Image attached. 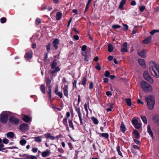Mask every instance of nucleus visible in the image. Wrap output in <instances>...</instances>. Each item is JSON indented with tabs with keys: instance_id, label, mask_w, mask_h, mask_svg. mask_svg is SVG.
<instances>
[{
	"instance_id": "f257e3e1",
	"label": "nucleus",
	"mask_w": 159,
	"mask_h": 159,
	"mask_svg": "<svg viewBox=\"0 0 159 159\" xmlns=\"http://www.w3.org/2000/svg\"><path fill=\"white\" fill-rule=\"evenodd\" d=\"M149 70L151 74L157 78L159 77V66L153 61L149 63Z\"/></svg>"
},
{
	"instance_id": "f03ea898",
	"label": "nucleus",
	"mask_w": 159,
	"mask_h": 159,
	"mask_svg": "<svg viewBox=\"0 0 159 159\" xmlns=\"http://www.w3.org/2000/svg\"><path fill=\"white\" fill-rule=\"evenodd\" d=\"M46 86L48 87V99L50 101H51L52 98V87L51 80L49 77H47L46 79Z\"/></svg>"
},
{
	"instance_id": "7ed1b4c3",
	"label": "nucleus",
	"mask_w": 159,
	"mask_h": 159,
	"mask_svg": "<svg viewBox=\"0 0 159 159\" xmlns=\"http://www.w3.org/2000/svg\"><path fill=\"white\" fill-rule=\"evenodd\" d=\"M145 99L147 103L148 108L150 110L152 109L155 104L154 98L152 96H148L146 97Z\"/></svg>"
},
{
	"instance_id": "20e7f679",
	"label": "nucleus",
	"mask_w": 159,
	"mask_h": 159,
	"mask_svg": "<svg viewBox=\"0 0 159 159\" xmlns=\"http://www.w3.org/2000/svg\"><path fill=\"white\" fill-rule=\"evenodd\" d=\"M56 61L57 60L55 59L52 63L51 64V69H54V70H50L49 72L51 74H53L60 70V68L59 66H57V63Z\"/></svg>"
},
{
	"instance_id": "39448f33",
	"label": "nucleus",
	"mask_w": 159,
	"mask_h": 159,
	"mask_svg": "<svg viewBox=\"0 0 159 159\" xmlns=\"http://www.w3.org/2000/svg\"><path fill=\"white\" fill-rule=\"evenodd\" d=\"M80 95L78 96V107L77 106H76L75 107V109L76 111L77 112L78 116L79 118V120L80 122V124L81 125H83L84 124L83 122V120L82 118V114L81 113L80 109V108H78V106L80 103Z\"/></svg>"
},
{
	"instance_id": "423d86ee",
	"label": "nucleus",
	"mask_w": 159,
	"mask_h": 159,
	"mask_svg": "<svg viewBox=\"0 0 159 159\" xmlns=\"http://www.w3.org/2000/svg\"><path fill=\"white\" fill-rule=\"evenodd\" d=\"M141 88L145 91H150L152 90V86L144 81H142L141 82Z\"/></svg>"
},
{
	"instance_id": "0eeeda50",
	"label": "nucleus",
	"mask_w": 159,
	"mask_h": 159,
	"mask_svg": "<svg viewBox=\"0 0 159 159\" xmlns=\"http://www.w3.org/2000/svg\"><path fill=\"white\" fill-rule=\"evenodd\" d=\"M131 122L133 125L136 129H139L142 126V124L139 119L137 117L133 118Z\"/></svg>"
},
{
	"instance_id": "6e6552de",
	"label": "nucleus",
	"mask_w": 159,
	"mask_h": 159,
	"mask_svg": "<svg viewBox=\"0 0 159 159\" xmlns=\"http://www.w3.org/2000/svg\"><path fill=\"white\" fill-rule=\"evenodd\" d=\"M8 115L7 112H3L0 115V121L3 124H6L8 120Z\"/></svg>"
},
{
	"instance_id": "1a4fd4ad",
	"label": "nucleus",
	"mask_w": 159,
	"mask_h": 159,
	"mask_svg": "<svg viewBox=\"0 0 159 159\" xmlns=\"http://www.w3.org/2000/svg\"><path fill=\"white\" fill-rule=\"evenodd\" d=\"M143 75L144 79L149 83H153V80L152 78L150 77L148 71H145L144 72Z\"/></svg>"
},
{
	"instance_id": "9d476101",
	"label": "nucleus",
	"mask_w": 159,
	"mask_h": 159,
	"mask_svg": "<svg viewBox=\"0 0 159 159\" xmlns=\"http://www.w3.org/2000/svg\"><path fill=\"white\" fill-rule=\"evenodd\" d=\"M9 121L12 125H18L19 121L17 118L14 116H11L9 119Z\"/></svg>"
},
{
	"instance_id": "9b49d317",
	"label": "nucleus",
	"mask_w": 159,
	"mask_h": 159,
	"mask_svg": "<svg viewBox=\"0 0 159 159\" xmlns=\"http://www.w3.org/2000/svg\"><path fill=\"white\" fill-rule=\"evenodd\" d=\"M19 128L22 131H26L29 129V126L26 124L24 123L20 125Z\"/></svg>"
},
{
	"instance_id": "f8f14e48",
	"label": "nucleus",
	"mask_w": 159,
	"mask_h": 159,
	"mask_svg": "<svg viewBox=\"0 0 159 159\" xmlns=\"http://www.w3.org/2000/svg\"><path fill=\"white\" fill-rule=\"evenodd\" d=\"M33 57V53L32 51L29 52H27L25 53L24 58L26 59L27 60H30Z\"/></svg>"
},
{
	"instance_id": "ddd939ff",
	"label": "nucleus",
	"mask_w": 159,
	"mask_h": 159,
	"mask_svg": "<svg viewBox=\"0 0 159 159\" xmlns=\"http://www.w3.org/2000/svg\"><path fill=\"white\" fill-rule=\"evenodd\" d=\"M128 51L127 43L126 42H125L122 46L121 52H127Z\"/></svg>"
},
{
	"instance_id": "4468645a",
	"label": "nucleus",
	"mask_w": 159,
	"mask_h": 159,
	"mask_svg": "<svg viewBox=\"0 0 159 159\" xmlns=\"http://www.w3.org/2000/svg\"><path fill=\"white\" fill-rule=\"evenodd\" d=\"M140 136L139 133L136 129L134 130L133 132V138L134 139H139Z\"/></svg>"
},
{
	"instance_id": "2eb2a0df",
	"label": "nucleus",
	"mask_w": 159,
	"mask_h": 159,
	"mask_svg": "<svg viewBox=\"0 0 159 159\" xmlns=\"http://www.w3.org/2000/svg\"><path fill=\"white\" fill-rule=\"evenodd\" d=\"M50 153L51 152L50 151L47 149L45 151L42 152V156L43 157H46L49 156Z\"/></svg>"
},
{
	"instance_id": "dca6fc26",
	"label": "nucleus",
	"mask_w": 159,
	"mask_h": 159,
	"mask_svg": "<svg viewBox=\"0 0 159 159\" xmlns=\"http://www.w3.org/2000/svg\"><path fill=\"white\" fill-rule=\"evenodd\" d=\"M67 118L66 117L64 118L63 120V123L64 125L65 126L66 129L68 131H69V127L67 124Z\"/></svg>"
},
{
	"instance_id": "f3484780",
	"label": "nucleus",
	"mask_w": 159,
	"mask_h": 159,
	"mask_svg": "<svg viewBox=\"0 0 159 159\" xmlns=\"http://www.w3.org/2000/svg\"><path fill=\"white\" fill-rule=\"evenodd\" d=\"M68 85H65L63 88V93L64 95L67 98H68Z\"/></svg>"
},
{
	"instance_id": "a211bd4d",
	"label": "nucleus",
	"mask_w": 159,
	"mask_h": 159,
	"mask_svg": "<svg viewBox=\"0 0 159 159\" xmlns=\"http://www.w3.org/2000/svg\"><path fill=\"white\" fill-rule=\"evenodd\" d=\"M62 13L60 12H57L56 15V19L57 20H60L62 17Z\"/></svg>"
},
{
	"instance_id": "6ab92c4d",
	"label": "nucleus",
	"mask_w": 159,
	"mask_h": 159,
	"mask_svg": "<svg viewBox=\"0 0 159 159\" xmlns=\"http://www.w3.org/2000/svg\"><path fill=\"white\" fill-rule=\"evenodd\" d=\"M151 37H148L146 38L145 39H144L143 41V43H145L147 44H148L149 43L151 42Z\"/></svg>"
},
{
	"instance_id": "aec40b11",
	"label": "nucleus",
	"mask_w": 159,
	"mask_h": 159,
	"mask_svg": "<svg viewBox=\"0 0 159 159\" xmlns=\"http://www.w3.org/2000/svg\"><path fill=\"white\" fill-rule=\"evenodd\" d=\"M87 77L85 75L84 77L82 79L81 81V84L83 85L84 87H85L86 86V81H87Z\"/></svg>"
},
{
	"instance_id": "412c9836",
	"label": "nucleus",
	"mask_w": 159,
	"mask_h": 159,
	"mask_svg": "<svg viewBox=\"0 0 159 159\" xmlns=\"http://www.w3.org/2000/svg\"><path fill=\"white\" fill-rule=\"evenodd\" d=\"M126 1V0H121L119 6V8L122 10L123 8V6L125 3Z\"/></svg>"
},
{
	"instance_id": "4be33fe9",
	"label": "nucleus",
	"mask_w": 159,
	"mask_h": 159,
	"mask_svg": "<svg viewBox=\"0 0 159 159\" xmlns=\"http://www.w3.org/2000/svg\"><path fill=\"white\" fill-rule=\"evenodd\" d=\"M45 136L47 139H50L52 140H54L55 138H58V136H56V137L52 136L50 133L46 134Z\"/></svg>"
},
{
	"instance_id": "5701e85b",
	"label": "nucleus",
	"mask_w": 159,
	"mask_h": 159,
	"mask_svg": "<svg viewBox=\"0 0 159 159\" xmlns=\"http://www.w3.org/2000/svg\"><path fill=\"white\" fill-rule=\"evenodd\" d=\"M22 120L25 122L26 123L29 122L30 120V117L27 115H24L23 118H22Z\"/></svg>"
},
{
	"instance_id": "b1692460",
	"label": "nucleus",
	"mask_w": 159,
	"mask_h": 159,
	"mask_svg": "<svg viewBox=\"0 0 159 159\" xmlns=\"http://www.w3.org/2000/svg\"><path fill=\"white\" fill-rule=\"evenodd\" d=\"M7 138H12L14 137L15 136V134L12 132H9L7 133Z\"/></svg>"
},
{
	"instance_id": "393cba45",
	"label": "nucleus",
	"mask_w": 159,
	"mask_h": 159,
	"mask_svg": "<svg viewBox=\"0 0 159 159\" xmlns=\"http://www.w3.org/2000/svg\"><path fill=\"white\" fill-rule=\"evenodd\" d=\"M120 128L121 131L123 133H124L126 130V128L123 123L121 124Z\"/></svg>"
},
{
	"instance_id": "a878e982",
	"label": "nucleus",
	"mask_w": 159,
	"mask_h": 159,
	"mask_svg": "<svg viewBox=\"0 0 159 159\" xmlns=\"http://www.w3.org/2000/svg\"><path fill=\"white\" fill-rule=\"evenodd\" d=\"M91 119L93 121V123L95 125L98 124V119L95 117L93 116L91 117Z\"/></svg>"
},
{
	"instance_id": "bb28decb",
	"label": "nucleus",
	"mask_w": 159,
	"mask_h": 159,
	"mask_svg": "<svg viewBox=\"0 0 159 159\" xmlns=\"http://www.w3.org/2000/svg\"><path fill=\"white\" fill-rule=\"evenodd\" d=\"M149 135H150L152 137L153 136V134L151 128L149 125H148L147 127Z\"/></svg>"
},
{
	"instance_id": "cd10ccee",
	"label": "nucleus",
	"mask_w": 159,
	"mask_h": 159,
	"mask_svg": "<svg viewBox=\"0 0 159 159\" xmlns=\"http://www.w3.org/2000/svg\"><path fill=\"white\" fill-rule=\"evenodd\" d=\"M40 90L43 93L45 94V85L44 84H41L40 86Z\"/></svg>"
},
{
	"instance_id": "c85d7f7f",
	"label": "nucleus",
	"mask_w": 159,
	"mask_h": 159,
	"mask_svg": "<svg viewBox=\"0 0 159 159\" xmlns=\"http://www.w3.org/2000/svg\"><path fill=\"white\" fill-rule=\"evenodd\" d=\"M139 55L142 57H145V52L144 50H143L140 52H138Z\"/></svg>"
},
{
	"instance_id": "c756f323",
	"label": "nucleus",
	"mask_w": 159,
	"mask_h": 159,
	"mask_svg": "<svg viewBox=\"0 0 159 159\" xmlns=\"http://www.w3.org/2000/svg\"><path fill=\"white\" fill-rule=\"evenodd\" d=\"M138 62L141 66H145V62L143 59H139L138 60Z\"/></svg>"
},
{
	"instance_id": "7c9ffc66",
	"label": "nucleus",
	"mask_w": 159,
	"mask_h": 159,
	"mask_svg": "<svg viewBox=\"0 0 159 159\" xmlns=\"http://www.w3.org/2000/svg\"><path fill=\"white\" fill-rule=\"evenodd\" d=\"M41 136L35 137L34 138L35 139L34 141L38 143H40L42 142V139Z\"/></svg>"
},
{
	"instance_id": "2f4dec72",
	"label": "nucleus",
	"mask_w": 159,
	"mask_h": 159,
	"mask_svg": "<svg viewBox=\"0 0 159 159\" xmlns=\"http://www.w3.org/2000/svg\"><path fill=\"white\" fill-rule=\"evenodd\" d=\"M68 122L70 127L73 130L75 128L72 120H70V119H69L68 120Z\"/></svg>"
},
{
	"instance_id": "473e14b6",
	"label": "nucleus",
	"mask_w": 159,
	"mask_h": 159,
	"mask_svg": "<svg viewBox=\"0 0 159 159\" xmlns=\"http://www.w3.org/2000/svg\"><path fill=\"white\" fill-rule=\"evenodd\" d=\"M100 134L102 137L105 139H108L109 137V134L107 133H102Z\"/></svg>"
},
{
	"instance_id": "72a5a7b5",
	"label": "nucleus",
	"mask_w": 159,
	"mask_h": 159,
	"mask_svg": "<svg viewBox=\"0 0 159 159\" xmlns=\"http://www.w3.org/2000/svg\"><path fill=\"white\" fill-rule=\"evenodd\" d=\"M125 101L128 106H130L131 105V101L130 98H125Z\"/></svg>"
},
{
	"instance_id": "f704fd0d",
	"label": "nucleus",
	"mask_w": 159,
	"mask_h": 159,
	"mask_svg": "<svg viewBox=\"0 0 159 159\" xmlns=\"http://www.w3.org/2000/svg\"><path fill=\"white\" fill-rule=\"evenodd\" d=\"M141 118L144 124H147V121L146 117L144 116H141Z\"/></svg>"
},
{
	"instance_id": "c9c22d12",
	"label": "nucleus",
	"mask_w": 159,
	"mask_h": 159,
	"mask_svg": "<svg viewBox=\"0 0 159 159\" xmlns=\"http://www.w3.org/2000/svg\"><path fill=\"white\" fill-rule=\"evenodd\" d=\"M27 142L26 141L25 139H22L20 141V144L22 146H24Z\"/></svg>"
},
{
	"instance_id": "e433bc0d",
	"label": "nucleus",
	"mask_w": 159,
	"mask_h": 159,
	"mask_svg": "<svg viewBox=\"0 0 159 159\" xmlns=\"http://www.w3.org/2000/svg\"><path fill=\"white\" fill-rule=\"evenodd\" d=\"M25 159H37L36 156L33 155L28 156L27 157L25 158Z\"/></svg>"
},
{
	"instance_id": "4c0bfd02",
	"label": "nucleus",
	"mask_w": 159,
	"mask_h": 159,
	"mask_svg": "<svg viewBox=\"0 0 159 159\" xmlns=\"http://www.w3.org/2000/svg\"><path fill=\"white\" fill-rule=\"evenodd\" d=\"M108 51L109 52H111L113 50V48L112 45L111 44L108 45Z\"/></svg>"
},
{
	"instance_id": "58836bf2",
	"label": "nucleus",
	"mask_w": 159,
	"mask_h": 159,
	"mask_svg": "<svg viewBox=\"0 0 159 159\" xmlns=\"http://www.w3.org/2000/svg\"><path fill=\"white\" fill-rule=\"evenodd\" d=\"M41 22L40 19L39 18H37L35 21V23L36 25H38Z\"/></svg>"
},
{
	"instance_id": "ea45409f",
	"label": "nucleus",
	"mask_w": 159,
	"mask_h": 159,
	"mask_svg": "<svg viewBox=\"0 0 159 159\" xmlns=\"http://www.w3.org/2000/svg\"><path fill=\"white\" fill-rule=\"evenodd\" d=\"M159 30H154L150 32V34L152 35H153L155 33L159 32Z\"/></svg>"
},
{
	"instance_id": "a19ab883",
	"label": "nucleus",
	"mask_w": 159,
	"mask_h": 159,
	"mask_svg": "<svg viewBox=\"0 0 159 159\" xmlns=\"http://www.w3.org/2000/svg\"><path fill=\"white\" fill-rule=\"evenodd\" d=\"M59 43V40L58 39H55L52 43V44H58Z\"/></svg>"
},
{
	"instance_id": "79ce46f5",
	"label": "nucleus",
	"mask_w": 159,
	"mask_h": 159,
	"mask_svg": "<svg viewBox=\"0 0 159 159\" xmlns=\"http://www.w3.org/2000/svg\"><path fill=\"white\" fill-rule=\"evenodd\" d=\"M96 92L97 97L99 99V89L98 88H97L96 91Z\"/></svg>"
},
{
	"instance_id": "37998d69",
	"label": "nucleus",
	"mask_w": 159,
	"mask_h": 159,
	"mask_svg": "<svg viewBox=\"0 0 159 159\" xmlns=\"http://www.w3.org/2000/svg\"><path fill=\"white\" fill-rule=\"evenodd\" d=\"M6 19L5 17L1 18L0 19L1 22L2 23H4L6 22Z\"/></svg>"
},
{
	"instance_id": "c03bdc74",
	"label": "nucleus",
	"mask_w": 159,
	"mask_h": 159,
	"mask_svg": "<svg viewBox=\"0 0 159 159\" xmlns=\"http://www.w3.org/2000/svg\"><path fill=\"white\" fill-rule=\"evenodd\" d=\"M139 10L141 11V12H143V11L145 9V7L144 6H139Z\"/></svg>"
},
{
	"instance_id": "a18cd8bd",
	"label": "nucleus",
	"mask_w": 159,
	"mask_h": 159,
	"mask_svg": "<svg viewBox=\"0 0 159 159\" xmlns=\"http://www.w3.org/2000/svg\"><path fill=\"white\" fill-rule=\"evenodd\" d=\"M9 140L6 138H5L3 139L2 142L3 143L5 144H7L9 142Z\"/></svg>"
},
{
	"instance_id": "49530a36",
	"label": "nucleus",
	"mask_w": 159,
	"mask_h": 159,
	"mask_svg": "<svg viewBox=\"0 0 159 159\" xmlns=\"http://www.w3.org/2000/svg\"><path fill=\"white\" fill-rule=\"evenodd\" d=\"M50 46H51V43H49L47 46L46 49L47 51L49 52L50 50Z\"/></svg>"
},
{
	"instance_id": "de8ad7c7",
	"label": "nucleus",
	"mask_w": 159,
	"mask_h": 159,
	"mask_svg": "<svg viewBox=\"0 0 159 159\" xmlns=\"http://www.w3.org/2000/svg\"><path fill=\"white\" fill-rule=\"evenodd\" d=\"M87 49V46L85 45H83L81 48V50L82 51H85Z\"/></svg>"
},
{
	"instance_id": "09e8293b",
	"label": "nucleus",
	"mask_w": 159,
	"mask_h": 159,
	"mask_svg": "<svg viewBox=\"0 0 159 159\" xmlns=\"http://www.w3.org/2000/svg\"><path fill=\"white\" fill-rule=\"evenodd\" d=\"M56 95L59 96L60 98H62L63 97V94L61 92H59V93H57Z\"/></svg>"
},
{
	"instance_id": "8fccbe9b",
	"label": "nucleus",
	"mask_w": 159,
	"mask_h": 159,
	"mask_svg": "<svg viewBox=\"0 0 159 159\" xmlns=\"http://www.w3.org/2000/svg\"><path fill=\"white\" fill-rule=\"evenodd\" d=\"M76 83L77 81L76 80H74L72 83L73 87L76 88Z\"/></svg>"
},
{
	"instance_id": "3c124183",
	"label": "nucleus",
	"mask_w": 159,
	"mask_h": 159,
	"mask_svg": "<svg viewBox=\"0 0 159 159\" xmlns=\"http://www.w3.org/2000/svg\"><path fill=\"white\" fill-rule=\"evenodd\" d=\"M57 151L61 153H64V151L63 149L61 148H59L57 149Z\"/></svg>"
},
{
	"instance_id": "603ef678",
	"label": "nucleus",
	"mask_w": 159,
	"mask_h": 159,
	"mask_svg": "<svg viewBox=\"0 0 159 159\" xmlns=\"http://www.w3.org/2000/svg\"><path fill=\"white\" fill-rule=\"evenodd\" d=\"M110 73L108 71H106L105 72V75L106 77H108L110 76Z\"/></svg>"
},
{
	"instance_id": "864d4df0",
	"label": "nucleus",
	"mask_w": 159,
	"mask_h": 159,
	"mask_svg": "<svg viewBox=\"0 0 159 159\" xmlns=\"http://www.w3.org/2000/svg\"><path fill=\"white\" fill-rule=\"evenodd\" d=\"M4 146V145L2 143H0V148L2 149V151L5 150L6 149V148H3V147Z\"/></svg>"
},
{
	"instance_id": "5fc2aeb1",
	"label": "nucleus",
	"mask_w": 159,
	"mask_h": 159,
	"mask_svg": "<svg viewBox=\"0 0 159 159\" xmlns=\"http://www.w3.org/2000/svg\"><path fill=\"white\" fill-rule=\"evenodd\" d=\"M68 144L70 149V150H72L73 148L72 147V145L70 142H69L68 143Z\"/></svg>"
},
{
	"instance_id": "6e6d98bb",
	"label": "nucleus",
	"mask_w": 159,
	"mask_h": 159,
	"mask_svg": "<svg viewBox=\"0 0 159 159\" xmlns=\"http://www.w3.org/2000/svg\"><path fill=\"white\" fill-rule=\"evenodd\" d=\"M120 26L119 25H114L112 26V27L114 29H116L120 28Z\"/></svg>"
},
{
	"instance_id": "4d7b16f0",
	"label": "nucleus",
	"mask_w": 159,
	"mask_h": 159,
	"mask_svg": "<svg viewBox=\"0 0 159 159\" xmlns=\"http://www.w3.org/2000/svg\"><path fill=\"white\" fill-rule=\"evenodd\" d=\"M93 88V83L92 82H91L89 84V89L90 90L92 89Z\"/></svg>"
},
{
	"instance_id": "13d9d810",
	"label": "nucleus",
	"mask_w": 159,
	"mask_h": 159,
	"mask_svg": "<svg viewBox=\"0 0 159 159\" xmlns=\"http://www.w3.org/2000/svg\"><path fill=\"white\" fill-rule=\"evenodd\" d=\"M72 30L74 31L75 32L76 34H79V32L76 28H73L72 29Z\"/></svg>"
},
{
	"instance_id": "bf43d9fd",
	"label": "nucleus",
	"mask_w": 159,
	"mask_h": 159,
	"mask_svg": "<svg viewBox=\"0 0 159 159\" xmlns=\"http://www.w3.org/2000/svg\"><path fill=\"white\" fill-rule=\"evenodd\" d=\"M54 92L56 95L57 94V93H59V92H58V86L57 85L56 86V87L55 88L54 90Z\"/></svg>"
},
{
	"instance_id": "052dcab7",
	"label": "nucleus",
	"mask_w": 159,
	"mask_h": 159,
	"mask_svg": "<svg viewBox=\"0 0 159 159\" xmlns=\"http://www.w3.org/2000/svg\"><path fill=\"white\" fill-rule=\"evenodd\" d=\"M113 108V105L112 104H111L110 105V107L109 108H107V112L110 111H111L112 109Z\"/></svg>"
},
{
	"instance_id": "680f3d73",
	"label": "nucleus",
	"mask_w": 159,
	"mask_h": 159,
	"mask_svg": "<svg viewBox=\"0 0 159 159\" xmlns=\"http://www.w3.org/2000/svg\"><path fill=\"white\" fill-rule=\"evenodd\" d=\"M84 108L85 109V110L86 112L87 113H88V111L87 108V105L86 103H85L84 105Z\"/></svg>"
},
{
	"instance_id": "e2e57ef3",
	"label": "nucleus",
	"mask_w": 159,
	"mask_h": 159,
	"mask_svg": "<svg viewBox=\"0 0 159 159\" xmlns=\"http://www.w3.org/2000/svg\"><path fill=\"white\" fill-rule=\"evenodd\" d=\"M73 38L76 40H78L79 39V38L78 35H75L73 36Z\"/></svg>"
},
{
	"instance_id": "0e129e2a",
	"label": "nucleus",
	"mask_w": 159,
	"mask_h": 159,
	"mask_svg": "<svg viewBox=\"0 0 159 159\" xmlns=\"http://www.w3.org/2000/svg\"><path fill=\"white\" fill-rule=\"evenodd\" d=\"M53 3L55 4H57L59 2V0H52Z\"/></svg>"
},
{
	"instance_id": "69168bd1",
	"label": "nucleus",
	"mask_w": 159,
	"mask_h": 159,
	"mask_svg": "<svg viewBox=\"0 0 159 159\" xmlns=\"http://www.w3.org/2000/svg\"><path fill=\"white\" fill-rule=\"evenodd\" d=\"M106 94L108 96L110 97L112 95V94L110 91H107L106 93Z\"/></svg>"
},
{
	"instance_id": "338daca9",
	"label": "nucleus",
	"mask_w": 159,
	"mask_h": 159,
	"mask_svg": "<svg viewBox=\"0 0 159 159\" xmlns=\"http://www.w3.org/2000/svg\"><path fill=\"white\" fill-rule=\"evenodd\" d=\"M38 149L36 148H34L32 149V151L34 153L38 151Z\"/></svg>"
},
{
	"instance_id": "774afa93",
	"label": "nucleus",
	"mask_w": 159,
	"mask_h": 159,
	"mask_svg": "<svg viewBox=\"0 0 159 159\" xmlns=\"http://www.w3.org/2000/svg\"><path fill=\"white\" fill-rule=\"evenodd\" d=\"M137 29L136 28H134V29L132 31V34H135L137 32Z\"/></svg>"
}]
</instances>
